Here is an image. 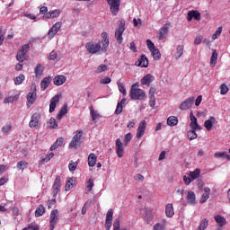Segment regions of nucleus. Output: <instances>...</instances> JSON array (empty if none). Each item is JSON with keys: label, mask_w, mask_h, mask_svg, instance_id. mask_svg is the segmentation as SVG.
Listing matches in <instances>:
<instances>
[{"label": "nucleus", "mask_w": 230, "mask_h": 230, "mask_svg": "<svg viewBox=\"0 0 230 230\" xmlns=\"http://www.w3.org/2000/svg\"><path fill=\"white\" fill-rule=\"evenodd\" d=\"M184 54V46L183 45H178L176 48V53L174 54V57L176 59H179L181 55Z\"/></svg>", "instance_id": "4c0bfd02"}, {"label": "nucleus", "mask_w": 230, "mask_h": 230, "mask_svg": "<svg viewBox=\"0 0 230 230\" xmlns=\"http://www.w3.org/2000/svg\"><path fill=\"white\" fill-rule=\"evenodd\" d=\"M102 46L101 49L102 51H103L104 53H107V49H109V34L107 32H102Z\"/></svg>", "instance_id": "4468645a"}, {"label": "nucleus", "mask_w": 230, "mask_h": 230, "mask_svg": "<svg viewBox=\"0 0 230 230\" xmlns=\"http://www.w3.org/2000/svg\"><path fill=\"white\" fill-rule=\"evenodd\" d=\"M215 157L217 158L224 157L225 159H227V161H230V155H227V153L226 152L215 153Z\"/></svg>", "instance_id": "49530a36"}, {"label": "nucleus", "mask_w": 230, "mask_h": 230, "mask_svg": "<svg viewBox=\"0 0 230 230\" xmlns=\"http://www.w3.org/2000/svg\"><path fill=\"white\" fill-rule=\"evenodd\" d=\"M24 80H25L24 75L20 74L19 76H17L14 79V84H15V85H21V84H22V82H24Z\"/></svg>", "instance_id": "de8ad7c7"}, {"label": "nucleus", "mask_w": 230, "mask_h": 230, "mask_svg": "<svg viewBox=\"0 0 230 230\" xmlns=\"http://www.w3.org/2000/svg\"><path fill=\"white\" fill-rule=\"evenodd\" d=\"M62 28V22H57L49 31L48 35L49 39H53L55 35L60 31Z\"/></svg>", "instance_id": "1a4fd4ad"}, {"label": "nucleus", "mask_w": 230, "mask_h": 230, "mask_svg": "<svg viewBox=\"0 0 230 230\" xmlns=\"http://www.w3.org/2000/svg\"><path fill=\"white\" fill-rule=\"evenodd\" d=\"M114 215V210L112 208H110L106 214V221H105V229L111 230V227H112V217Z\"/></svg>", "instance_id": "ddd939ff"}, {"label": "nucleus", "mask_w": 230, "mask_h": 230, "mask_svg": "<svg viewBox=\"0 0 230 230\" xmlns=\"http://www.w3.org/2000/svg\"><path fill=\"white\" fill-rule=\"evenodd\" d=\"M146 44L150 51H152L153 49H155V45L154 44V42H152V40H146Z\"/></svg>", "instance_id": "0e129e2a"}, {"label": "nucleus", "mask_w": 230, "mask_h": 230, "mask_svg": "<svg viewBox=\"0 0 230 230\" xmlns=\"http://www.w3.org/2000/svg\"><path fill=\"white\" fill-rule=\"evenodd\" d=\"M34 73L36 75V78H40L42 76V74L44 73V66L40 64H37L34 68Z\"/></svg>", "instance_id": "2f4dec72"}, {"label": "nucleus", "mask_w": 230, "mask_h": 230, "mask_svg": "<svg viewBox=\"0 0 230 230\" xmlns=\"http://www.w3.org/2000/svg\"><path fill=\"white\" fill-rule=\"evenodd\" d=\"M85 49L91 55H96V53L102 50V43L100 41L98 43L90 41L85 44Z\"/></svg>", "instance_id": "39448f33"}, {"label": "nucleus", "mask_w": 230, "mask_h": 230, "mask_svg": "<svg viewBox=\"0 0 230 230\" xmlns=\"http://www.w3.org/2000/svg\"><path fill=\"white\" fill-rule=\"evenodd\" d=\"M60 186H62L60 176H57L54 181V184L52 185L53 197H57V195H58V191H60Z\"/></svg>", "instance_id": "f8f14e48"}, {"label": "nucleus", "mask_w": 230, "mask_h": 230, "mask_svg": "<svg viewBox=\"0 0 230 230\" xmlns=\"http://www.w3.org/2000/svg\"><path fill=\"white\" fill-rule=\"evenodd\" d=\"M96 161H98V156H96V155L93 153H91L88 155V165L90 168H94V166H96Z\"/></svg>", "instance_id": "393cba45"}, {"label": "nucleus", "mask_w": 230, "mask_h": 230, "mask_svg": "<svg viewBox=\"0 0 230 230\" xmlns=\"http://www.w3.org/2000/svg\"><path fill=\"white\" fill-rule=\"evenodd\" d=\"M217 59H218V53L217 52V50H214L210 58V65L215 66V64H217Z\"/></svg>", "instance_id": "a18cd8bd"}, {"label": "nucleus", "mask_w": 230, "mask_h": 230, "mask_svg": "<svg viewBox=\"0 0 230 230\" xmlns=\"http://www.w3.org/2000/svg\"><path fill=\"white\" fill-rule=\"evenodd\" d=\"M53 157H55V154L54 153H50L46 155L45 158L42 159L43 163H49V161H51V159H53Z\"/></svg>", "instance_id": "13d9d810"}, {"label": "nucleus", "mask_w": 230, "mask_h": 230, "mask_svg": "<svg viewBox=\"0 0 230 230\" xmlns=\"http://www.w3.org/2000/svg\"><path fill=\"white\" fill-rule=\"evenodd\" d=\"M77 167H78V162L70 161L68 164V170L70 172H75V170H76Z\"/></svg>", "instance_id": "3c124183"}, {"label": "nucleus", "mask_w": 230, "mask_h": 230, "mask_svg": "<svg viewBox=\"0 0 230 230\" xmlns=\"http://www.w3.org/2000/svg\"><path fill=\"white\" fill-rule=\"evenodd\" d=\"M18 170H24V168H28V162L26 161H20L17 163Z\"/></svg>", "instance_id": "603ef678"}, {"label": "nucleus", "mask_w": 230, "mask_h": 230, "mask_svg": "<svg viewBox=\"0 0 230 230\" xmlns=\"http://www.w3.org/2000/svg\"><path fill=\"white\" fill-rule=\"evenodd\" d=\"M66 80L67 77H66L65 75H57L56 77H54L53 83L54 85H64Z\"/></svg>", "instance_id": "5701e85b"}, {"label": "nucleus", "mask_w": 230, "mask_h": 230, "mask_svg": "<svg viewBox=\"0 0 230 230\" xmlns=\"http://www.w3.org/2000/svg\"><path fill=\"white\" fill-rule=\"evenodd\" d=\"M211 193V190L208 187H205L204 188V193L200 198V204H204L208 199H209V195Z\"/></svg>", "instance_id": "a878e982"}, {"label": "nucleus", "mask_w": 230, "mask_h": 230, "mask_svg": "<svg viewBox=\"0 0 230 230\" xmlns=\"http://www.w3.org/2000/svg\"><path fill=\"white\" fill-rule=\"evenodd\" d=\"M125 30H126L125 22H124V20H120L119 27L115 31V39L117 40L119 44L123 43V33H124Z\"/></svg>", "instance_id": "20e7f679"}, {"label": "nucleus", "mask_w": 230, "mask_h": 230, "mask_svg": "<svg viewBox=\"0 0 230 230\" xmlns=\"http://www.w3.org/2000/svg\"><path fill=\"white\" fill-rule=\"evenodd\" d=\"M129 98L130 100H139L140 102H142L146 98V92L139 88V84L135 83L131 85L129 91Z\"/></svg>", "instance_id": "f257e3e1"}, {"label": "nucleus", "mask_w": 230, "mask_h": 230, "mask_svg": "<svg viewBox=\"0 0 230 230\" xmlns=\"http://www.w3.org/2000/svg\"><path fill=\"white\" fill-rule=\"evenodd\" d=\"M117 85H118L119 93H121L123 94V96H127V89H125V86L123 85V84L120 82H118Z\"/></svg>", "instance_id": "09e8293b"}, {"label": "nucleus", "mask_w": 230, "mask_h": 230, "mask_svg": "<svg viewBox=\"0 0 230 230\" xmlns=\"http://www.w3.org/2000/svg\"><path fill=\"white\" fill-rule=\"evenodd\" d=\"M150 52L153 56L154 60L161 59V52L156 48H155L153 50H150Z\"/></svg>", "instance_id": "37998d69"}, {"label": "nucleus", "mask_w": 230, "mask_h": 230, "mask_svg": "<svg viewBox=\"0 0 230 230\" xmlns=\"http://www.w3.org/2000/svg\"><path fill=\"white\" fill-rule=\"evenodd\" d=\"M195 103V97H189L179 106L180 111H188Z\"/></svg>", "instance_id": "9d476101"}, {"label": "nucleus", "mask_w": 230, "mask_h": 230, "mask_svg": "<svg viewBox=\"0 0 230 230\" xmlns=\"http://www.w3.org/2000/svg\"><path fill=\"white\" fill-rule=\"evenodd\" d=\"M132 140V134L128 133L125 135L124 145H128V142Z\"/></svg>", "instance_id": "e2e57ef3"}, {"label": "nucleus", "mask_w": 230, "mask_h": 230, "mask_svg": "<svg viewBox=\"0 0 230 230\" xmlns=\"http://www.w3.org/2000/svg\"><path fill=\"white\" fill-rule=\"evenodd\" d=\"M119 227H120L119 218H116L113 223V230H120Z\"/></svg>", "instance_id": "774afa93"}, {"label": "nucleus", "mask_w": 230, "mask_h": 230, "mask_svg": "<svg viewBox=\"0 0 230 230\" xmlns=\"http://www.w3.org/2000/svg\"><path fill=\"white\" fill-rule=\"evenodd\" d=\"M115 149H116V154L118 157L119 158L123 157L124 148H123V142H121V139L118 138L116 140Z\"/></svg>", "instance_id": "2eb2a0df"}, {"label": "nucleus", "mask_w": 230, "mask_h": 230, "mask_svg": "<svg viewBox=\"0 0 230 230\" xmlns=\"http://www.w3.org/2000/svg\"><path fill=\"white\" fill-rule=\"evenodd\" d=\"M135 66H138V67H148V58H146V55H142L137 61H136Z\"/></svg>", "instance_id": "aec40b11"}, {"label": "nucleus", "mask_w": 230, "mask_h": 230, "mask_svg": "<svg viewBox=\"0 0 230 230\" xmlns=\"http://www.w3.org/2000/svg\"><path fill=\"white\" fill-rule=\"evenodd\" d=\"M190 177L192 181H195V179H199V177H200V169H196L194 172H190Z\"/></svg>", "instance_id": "c03bdc74"}, {"label": "nucleus", "mask_w": 230, "mask_h": 230, "mask_svg": "<svg viewBox=\"0 0 230 230\" xmlns=\"http://www.w3.org/2000/svg\"><path fill=\"white\" fill-rule=\"evenodd\" d=\"M12 130V126L10 124H7L2 128V132L4 135H6Z\"/></svg>", "instance_id": "bf43d9fd"}, {"label": "nucleus", "mask_w": 230, "mask_h": 230, "mask_svg": "<svg viewBox=\"0 0 230 230\" xmlns=\"http://www.w3.org/2000/svg\"><path fill=\"white\" fill-rule=\"evenodd\" d=\"M221 34H222V27H218V29L212 35V40H217V39H218V37H220Z\"/></svg>", "instance_id": "4d7b16f0"}, {"label": "nucleus", "mask_w": 230, "mask_h": 230, "mask_svg": "<svg viewBox=\"0 0 230 230\" xmlns=\"http://www.w3.org/2000/svg\"><path fill=\"white\" fill-rule=\"evenodd\" d=\"M195 19V21H200V13L197 10L190 11L187 14V21L190 22Z\"/></svg>", "instance_id": "f3484780"}, {"label": "nucleus", "mask_w": 230, "mask_h": 230, "mask_svg": "<svg viewBox=\"0 0 230 230\" xmlns=\"http://www.w3.org/2000/svg\"><path fill=\"white\" fill-rule=\"evenodd\" d=\"M29 127L30 128H39L40 127V113L35 112L31 115Z\"/></svg>", "instance_id": "6e6552de"}, {"label": "nucleus", "mask_w": 230, "mask_h": 230, "mask_svg": "<svg viewBox=\"0 0 230 230\" xmlns=\"http://www.w3.org/2000/svg\"><path fill=\"white\" fill-rule=\"evenodd\" d=\"M146 130V120H142L137 130V139H141L143 136H145V132Z\"/></svg>", "instance_id": "9b49d317"}, {"label": "nucleus", "mask_w": 230, "mask_h": 230, "mask_svg": "<svg viewBox=\"0 0 230 230\" xmlns=\"http://www.w3.org/2000/svg\"><path fill=\"white\" fill-rule=\"evenodd\" d=\"M59 15H60V10H55V11L50 12V17L52 19H55V18L58 17Z\"/></svg>", "instance_id": "338daca9"}, {"label": "nucleus", "mask_w": 230, "mask_h": 230, "mask_svg": "<svg viewBox=\"0 0 230 230\" xmlns=\"http://www.w3.org/2000/svg\"><path fill=\"white\" fill-rule=\"evenodd\" d=\"M17 100H19V95H11L4 99V103H13V102H17Z\"/></svg>", "instance_id": "a19ab883"}, {"label": "nucleus", "mask_w": 230, "mask_h": 230, "mask_svg": "<svg viewBox=\"0 0 230 230\" xmlns=\"http://www.w3.org/2000/svg\"><path fill=\"white\" fill-rule=\"evenodd\" d=\"M92 202H93V200L88 199V200L84 203V207H83V208H82V211H81L82 215H85V214L87 213V208L91 206V203H92Z\"/></svg>", "instance_id": "8fccbe9b"}, {"label": "nucleus", "mask_w": 230, "mask_h": 230, "mask_svg": "<svg viewBox=\"0 0 230 230\" xmlns=\"http://www.w3.org/2000/svg\"><path fill=\"white\" fill-rule=\"evenodd\" d=\"M126 102V98H123L120 102H118L117 108L115 110V114H117V116H119V114L123 112V105H125Z\"/></svg>", "instance_id": "cd10ccee"}, {"label": "nucleus", "mask_w": 230, "mask_h": 230, "mask_svg": "<svg viewBox=\"0 0 230 230\" xmlns=\"http://www.w3.org/2000/svg\"><path fill=\"white\" fill-rule=\"evenodd\" d=\"M173 215H175V210L173 209V204L168 203L165 206V216L167 218H172Z\"/></svg>", "instance_id": "4be33fe9"}, {"label": "nucleus", "mask_w": 230, "mask_h": 230, "mask_svg": "<svg viewBox=\"0 0 230 230\" xmlns=\"http://www.w3.org/2000/svg\"><path fill=\"white\" fill-rule=\"evenodd\" d=\"M60 94L55 95L51 100L49 103V112H55V109H57V103L60 102Z\"/></svg>", "instance_id": "a211bd4d"}, {"label": "nucleus", "mask_w": 230, "mask_h": 230, "mask_svg": "<svg viewBox=\"0 0 230 230\" xmlns=\"http://www.w3.org/2000/svg\"><path fill=\"white\" fill-rule=\"evenodd\" d=\"M154 82V75L147 74L141 80H140V84L142 85H147V87H149L150 84H152Z\"/></svg>", "instance_id": "412c9836"}, {"label": "nucleus", "mask_w": 230, "mask_h": 230, "mask_svg": "<svg viewBox=\"0 0 230 230\" xmlns=\"http://www.w3.org/2000/svg\"><path fill=\"white\" fill-rule=\"evenodd\" d=\"M64 145V137H58L53 146H50V151L57 150L58 146H62Z\"/></svg>", "instance_id": "72a5a7b5"}, {"label": "nucleus", "mask_w": 230, "mask_h": 230, "mask_svg": "<svg viewBox=\"0 0 230 230\" xmlns=\"http://www.w3.org/2000/svg\"><path fill=\"white\" fill-rule=\"evenodd\" d=\"M217 121V119L215 117H209L208 120L204 122V127L207 130H211L213 128V123Z\"/></svg>", "instance_id": "c756f323"}, {"label": "nucleus", "mask_w": 230, "mask_h": 230, "mask_svg": "<svg viewBox=\"0 0 230 230\" xmlns=\"http://www.w3.org/2000/svg\"><path fill=\"white\" fill-rule=\"evenodd\" d=\"M167 220L165 218L162 219L160 223H156L153 226V230H166Z\"/></svg>", "instance_id": "bb28decb"}, {"label": "nucleus", "mask_w": 230, "mask_h": 230, "mask_svg": "<svg viewBox=\"0 0 230 230\" xmlns=\"http://www.w3.org/2000/svg\"><path fill=\"white\" fill-rule=\"evenodd\" d=\"M177 123H179V119L175 116H171L167 119V125H169V127H175Z\"/></svg>", "instance_id": "c9c22d12"}, {"label": "nucleus", "mask_w": 230, "mask_h": 230, "mask_svg": "<svg viewBox=\"0 0 230 230\" xmlns=\"http://www.w3.org/2000/svg\"><path fill=\"white\" fill-rule=\"evenodd\" d=\"M67 114V103L64 104V106L61 108L59 113L57 115V119L60 121L64 116Z\"/></svg>", "instance_id": "f704fd0d"}, {"label": "nucleus", "mask_w": 230, "mask_h": 230, "mask_svg": "<svg viewBox=\"0 0 230 230\" xmlns=\"http://www.w3.org/2000/svg\"><path fill=\"white\" fill-rule=\"evenodd\" d=\"M82 136H84V131L82 129L76 130L69 143V148H80L82 146Z\"/></svg>", "instance_id": "f03ea898"}, {"label": "nucleus", "mask_w": 230, "mask_h": 230, "mask_svg": "<svg viewBox=\"0 0 230 230\" xmlns=\"http://www.w3.org/2000/svg\"><path fill=\"white\" fill-rule=\"evenodd\" d=\"M30 51V44H24L22 49L16 54V60L22 63L24 60H28V52Z\"/></svg>", "instance_id": "7ed1b4c3"}, {"label": "nucleus", "mask_w": 230, "mask_h": 230, "mask_svg": "<svg viewBox=\"0 0 230 230\" xmlns=\"http://www.w3.org/2000/svg\"><path fill=\"white\" fill-rule=\"evenodd\" d=\"M60 217V214L58 213V209H54L50 213L49 217V229L55 230L57 224H58V220Z\"/></svg>", "instance_id": "0eeeda50"}, {"label": "nucleus", "mask_w": 230, "mask_h": 230, "mask_svg": "<svg viewBox=\"0 0 230 230\" xmlns=\"http://www.w3.org/2000/svg\"><path fill=\"white\" fill-rule=\"evenodd\" d=\"M214 220H216L217 224H218V226H220V227H224V226H226V224H227L226 217H224L220 215L215 216Z\"/></svg>", "instance_id": "7c9ffc66"}, {"label": "nucleus", "mask_w": 230, "mask_h": 230, "mask_svg": "<svg viewBox=\"0 0 230 230\" xmlns=\"http://www.w3.org/2000/svg\"><path fill=\"white\" fill-rule=\"evenodd\" d=\"M47 125H48L49 128H54L55 129V128H58V122L57 121V119L51 118L47 122Z\"/></svg>", "instance_id": "e433bc0d"}, {"label": "nucleus", "mask_w": 230, "mask_h": 230, "mask_svg": "<svg viewBox=\"0 0 230 230\" xmlns=\"http://www.w3.org/2000/svg\"><path fill=\"white\" fill-rule=\"evenodd\" d=\"M58 57V54L57 53V51L53 50L52 52H50L49 56V60H57Z\"/></svg>", "instance_id": "680f3d73"}, {"label": "nucleus", "mask_w": 230, "mask_h": 230, "mask_svg": "<svg viewBox=\"0 0 230 230\" xmlns=\"http://www.w3.org/2000/svg\"><path fill=\"white\" fill-rule=\"evenodd\" d=\"M50 84H51V77L48 76L43 78V80L40 83L41 91H46V89L49 87Z\"/></svg>", "instance_id": "c85d7f7f"}, {"label": "nucleus", "mask_w": 230, "mask_h": 230, "mask_svg": "<svg viewBox=\"0 0 230 230\" xmlns=\"http://www.w3.org/2000/svg\"><path fill=\"white\" fill-rule=\"evenodd\" d=\"M71 182H75V179H73V178L67 179L66 183L65 185L66 191H69V190H71V188H73V185H71Z\"/></svg>", "instance_id": "864d4df0"}, {"label": "nucleus", "mask_w": 230, "mask_h": 230, "mask_svg": "<svg viewBox=\"0 0 230 230\" xmlns=\"http://www.w3.org/2000/svg\"><path fill=\"white\" fill-rule=\"evenodd\" d=\"M169 28H170V23H167L159 30L158 40H164V39H166V35H168Z\"/></svg>", "instance_id": "dca6fc26"}, {"label": "nucleus", "mask_w": 230, "mask_h": 230, "mask_svg": "<svg viewBox=\"0 0 230 230\" xmlns=\"http://www.w3.org/2000/svg\"><path fill=\"white\" fill-rule=\"evenodd\" d=\"M229 93V88L227 87V84H222L220 86V94H227Z\"/></svg>", "instance_id": "5fc2aeb1"}, {"label": "nucleus", "mask_w": 230, "mask_h": 230, "mask_svg": "<svg viewBox=\"0 0 230 230\" xmlns=\"http://www.w3.org/2000/svg\"><path fill=\"white\" fill-rule=\"evenodd\" d=\"M196 130H198V129H193V128H191V130H189V131L187 132L188 138H189L190 141H193V139H197L198 136H197Z\"/></svg>", "instance_id": "79ce46f5"}, {"label": "nucleus", "mask_w": 230, "mask_h": 230, "mask_svg": "<svg viewBox=\"0 0 230 230\" xmlns=\"http://www.w3.org/2000/svg\"><path fill=\"white\" fill-rule=\"evenodd\" d=\"M186 199L189 204H191V205L195 204L196 202L195 192H193V190H189Z\"/></svg>", "instance_id": "473e14b6"}, {"label": "nucleus", "mask_w": 230, "mask_h": 230, "mask_svg": "<svg viewBox=\"0 0 230 230\" xmlns=\"http://www.w3.org/2000/svg\"><path fill=\"white\" fill-rule=\"evenodd\" d=\"M190 128H192L193 130H200L201 128L200 125H199V123L197 122V117L193 115V111H190Z\"/></svg>", "instance_id": "6ab92c4d"}, {"label": "nucleus", "mask_w": 230, "mask_h": 230, "mask_svg": "<svg viewBox=\"0 0 230 230\" xmlns=\"http://www.w3.org/2000/svg\"><path fill=\"white\" fill-rule=\"evenodd\" d=\"M37 101V91L34 89L27 94V102L31 104L35 103Z\"/></svg>", "instance_id": "b1692460"}, {"label": "nucleus", "mask_w": 230, "mask_h": 230, "mask_svg": "<svg viewBox=\"0 0 230 230\" xmlns=\"http://www.w3.org/2000/svg\"><path fill=\"white\" fill-rule=\"evenodd\" d=\"M93 186H94V181L93 179H89L86 182V188H85L86 195H89V193H91V190H93Z\"/></svg>", "instance_id": "ea45409f"}, {"label": "nucleus", "mask_w": 230, "mask_h": 230, "mask_svg": "<svg viewBox=\"0 0 230 230\" xmlns=\"http://www.w3.org/2000/svg\"><path fill=\"white\" fill-rule=\"evenodd\" d=\"M107 69H109V67L107 66V65H100L97 67L96 73H103L104 71H107Z\"/></svg>", "instance_id": "052dcab7"}, {"label": "nucleus", "mask_w": 230, "mask_h": 230, "mask_svg": "<svg viewBox=\"0 0 230 230\" xmlns=\"http://www.w3.org/2000/svg\"><path fill=\"white\" fill-rule=\"evenodd\" d=\"M44 213H46V208L43 207V205H40L35 211V217H42V215H44Z\"/></svg>", "instance_id": "58836bf2"}, {"label": "nucleus", "mask_w": 230, "mask_h": 230, "mask_svg": "<svg viewBox=\"0 0 230 230\" xmlns=\"http://www.w3.org/2000/svg\"><path fill=\"white\" fill-rule=\"evenodd\" d=\"M149 106L154 109L155 107V96H149Z\"/></svg>", "instance_id": "69168bd1"}, {"label": "nucleus", "mask_w": 230, "mask_h": 230, "mask_svg": "<svg viewBox=\"0 0 230 230\" xmlns=\"http://www.w3.org/2000/svg\"><path fill=\"white\" fill-rule=\"evenodd\" d=\"M90 114H91L92 119L93 121H96V119H98V116H99L98 112L94 111L93 106H91V108H90Z\"/></svg>", "instance_id": "6e6d98bb"}, {"label": "nucleus", "mask_w": 230, "mask_h": 230, "mask_svg": "<svg viewBox=\"0 0 230 230\" xmlns=\"http://www.w3.org/2000/svg\"><path fill=\"white\" fill-rule=\"evenodd\" d=\"M110 5V12L111 15L116 16L119 13V6L121 4V0H106Z\"/></svg>", "instance_id": "423d86ee"}]
</instances>
